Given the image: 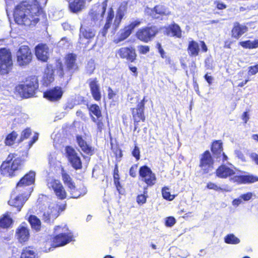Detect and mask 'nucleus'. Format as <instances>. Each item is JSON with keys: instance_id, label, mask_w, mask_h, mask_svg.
I'll return each mask as SVG.
<instances>
[{"instance_id": "7c9ffc66", "label": "nucleus", "mask_w": 258, "mask_h": 258, "mask_svg": "<svg viewBox=\"0 0 258 258\" xmlns=\"http://www.w3.org/2000/svg\"><path fill=\"white\" fill-rule=\"evenodd\" d=\"M247 31V27L244 25H240L239 23H235L232 30V36L233 37L238 39L242 34Z\"/></svg>"}, {"instance_id": "9d476101", "label": "nucleus", "mask_w": 258, "mask_h": 258, "mask_svg": "<svg viewBox=\"0 0 258 258\" xmlns=\"http://www.w3.org/2000/svg\"><path fill=\"white\" fill-rule=\"evenodd\" d=\"M66 156L68 161L75 169L82 168V162L76 151L72 147L67 146L65 148Z\"/></svg>"}, {"instance_id": "4c0bfd02", "label": "nucleus", "mask_w": 258, "mask_h": 258, "mask_svg": "<svg viewBox=\"0 0 258 258\" xmlns=\"http://www.w3.org/2000/svg\"><path fill=\"white\" fill-rule=\"evenodd\" d=\"M224 242L227 244H237L240 243V240L233 234H229L224 237Z\"/></svg>"}, {"instance_id": "3c124183", "label": "nucleus", "mask_w": 258, "mask_h": 258, "mask_svg": "<svg viewBox=\"0 0 258 258\" xmlns=\"http://www.w3.org/2000/svg\"><path fill=\"white\" fill-rule=\"evenodd\" d=\"M257 73H258V64L248 68V75L249 76L255 75Z\"/></svg>"}, {"instance_id": "7ed1b4c3", "label": "nucleus", "mask_w": 258, "mask_h": 258, "mask_svg": "<svg viewBox=\"0 0 258 258\" xmlns=\"http://www.w3.org/2000/svg\"><path fill=\"white\" fill-rule=\"evenodd\" d=\"M38 88V81L36 76L28 77L23 84H20L15 88V90L24 98H29L34 95Z\"/></svg>"}, {"instance_id": "09e8293b", "label": "nucleus", "mask_w": 258, "mask_h": 258, "mask_svg": "<svg viewBox=\"0 0 258 258\" xmlns=\"http://www.w3.org/2000/svg\"><path fill=\"white\" fill-rule=\"evenodd\" d=\"M95 68V66L94 61L92 60H89L86 67L87 73L89 75L92 74L93 73Z\"/></svg>"}, {"instance_id": "a19ab883", "label": "nucleus", "mask_w": 258, "mask_h": 258, "mask_svg": "<svg viewBox=\"0 0 258 258\" xmlns=\"http://www.w3.org/2000/svg\"><path fill=\"white\" fill-rule=\"evenodd\" d=\"M18 134L16 132L13 131L11 134H9L5 140V144L7 146H11L14 144L15 141L16 140Z\"/></svg>"}, {"instance_id": "79ce46f5", "label": "nucleus", "mask_w": 258, "mask_h": 258, "mask_svg": "<svg viewBox=\"0 0 258 258\" xmlns=\"http://www.w3.org/2000/svg\"><path fill=\"white\" fill-rule=\"evenodd\" d=\"M258 181V177L252 174L243 175V184L251 183Z\"/></svg>"}, {"instance_id": "2eb2a0df", "label": "nucleus", "mask_w": 258, "mask_h": 258, "mask_svg": "<svg viewBox=\"0 0 258 258\" xmlns=\"http://www.w3.org/2000/svg\"><path fill=\"white\" fill-rule=\"evenodd\" d=\"M35 172L33 171H30L26 174L23 178L21 179L17 183L15 193L22 190L25 186H29L33 184L35 181Z\"/></svg>"}, {"instance_id": "20e7f679", "label": "nucleus", "mask_w": 258, "mask_h": 258, "mask_svg": "<svg viewBox=\"0 0 258 258\" xmlns=\"http://www.w3.org/2000/svg\"><path fill=\"white\" fill-rule=\"evenodd\" d=\"M73 235L71 233L59 234L54 238L52 243L46 242L42 250L43 251L48 252L55 247L67 244L73 240Z\"/></svg>"}, {"instance_id": "a18cd8bd", "label": "nucleus", "mask_w": 258, "mask_h": 258, "mask_svg": "<svg viewBox=\"0 0 258 258\" xmlns=\"http://www.w3.org/2000/svg\"><path fill=\"white\" fill-rule=\"evenodd\" d=\"M162 196L164 199L169 200V201H172L174 198V196L170 194V192L169 191V188L165 187H163L162 189Z\"/></svg>"}, {"instance_id": "052dcab7", "label": "nucleus", "mask_w": 258, "mask_h": 258, "mask_svg": "<svg viewBox=\"0 0 258 258\" xmlns=\"http://www.w3.org/2000/svg\"><path fill=\"white\" fill-rule=\"evenodd\" d=\"M147 197L145 195H139L137 197V201L139 204L143 205L146 202Z\"/></svg>"}, {"instance_id": "a211bd4d", "label": "nucleus", "mask_w": 258, "mask_h": 258, "mask_svg": "<svg viewBox=\"0 0 258 258\" xmlns=\"http://www.w3.org/2000/svg\"><path fill=\"white\" fill-rule=\"evenodd\" d=\"M63 91L61 88L55 87L47 90L43 93V96L51 102L58 101L62 97Z\"/></svg>"}, {"instance_id": "13d9d810", "label": "nucleus", "mask_w": 258, "mask_h": 258, "mask_svg": "<svg viewBox=\"0 0 258 258\" xmlns=\"http://www.w3.org/2000/svg\"><path fill=\"white\" fill-rule=\"evenodd\" d=\"M132 155L136 159L138 160L140 158V151L138 147L135 146V148L132 151Z\"/></svg>"}, {"instance_id": "f3484780", "label": "nucleus", "mask_w": 258, "mask_h": 258, "mask_svg": "<svg viewBox=\"0 0 258 258\" xmlns=\"http://www.w3.org/2000/svg\"><path fill=\"white\" fill-rule=\"evenodd\" d=\"M35 53L38 59L46 62L49 58L50 51L46 44L40 43L36 46Z\"/></svg>"}, {"instance_id": "0eeeda50", "label": "nucleus", "mask_w": 258, "mask_h": 258, "mask_svg": "<svg viewBox=\"0 0 258 258\" xmlns=\"http://www.w3.org/2000/svg\"><path fill=\"white\" fill-rule=\"evenodd\" d=\"M159 32L158 27L155 26L146 27L139 29L137 32V37L140 40L148 42L152 40Z\"/></svg>"}, {"instance_id": "bf43d9fd", "label": "nucleus", "mask_w": 258, "mask_h": 258, "mask_svg": "<svg viewBox=\"0 0 258 258\" xmlns=\"http://www.w3.org/2000/svg\"><path fill=\"white\" fill-rule=\"evenodd\" d=\"M214 5L219 10H224L227 8V6L219 1H216L214 2Z\"/></svg>"}, {"instance_id": "ea45409f", "label": "nucleus", "mask_w": 258, "mask_h": 258, "mask_svg": "<svg viewBox=\"0 0 258 258\" xmlns=\"http://www.w3.org/2000/svg\"><path fill=\"white\" fill-rule=\"evenodd\" d=\"M90 113L95 115L98 119L102 116L101 111L100 107L97 104H92L89 108Z\"/></svg>"}, {"instance_id": "69168bd1", "label": "nucleus", "mask_w": 258, "mask_h": 258, "mask_svg": "<svg viewBox=\"0 0 258 258\" xmlns=\"http://www.w3.org/2000/svg\"><path fill=\"white\" fill-rule=\"evenodd\" d=\"M234 153L235 155L238 158V159H240L242 161H245V157L240 151L236 150L235 151Z\"/></svg>"}, {"instance_id": "f03ea898", "label": "nucleus", "mask_w": 258, "mask_h": 258, "mask_svg": "<svg viewBox=\"0 0 258 258\" xmlns=\"http://www.w3.org/2000/svg\"><path fill=\"white\" fill-rule=\"evenodd\" d=\"M15 154H10L6 160L1 166V174L6 176L12 177L15 175L16 171L21 170L23 167L24 161L19 157H16Z\"/></svg>"}, {"instance_id": "c03bdc74", "label": "nucleus", "mask_w": 258, "mask_h": 258, "mask_svg": "<svg viewBox=\"0 0 258 258\" xmlns=\"http://www.w3.org/2000/svg\"><path fill=\"white\" fill-rule=\"evenodd\" d=\"M12 223V219L7 216H5L0 219V227L2 228H8Z\"/></svg>"}, {"instance_id": "cd10ccee", "label": "nucleus", "mask_w": 258, "mask_h": 258, "mask_svg": "<svg viewBox=\"0 0 258 258\" xmlns=\"http://www.w3.org/2000/svg\"><path fill=\"white\" fill-rule=\"evenodd\" d=\"M16 236L21 243L27 241L30 236L28 228L23 225L19 226L16 231Z\"/></svg>"}, {"instance_id": "338daca9", "label": "nucleus", "mask_w": 258, "mask_h": 258, "mask_svg": "<svg viewBox=\"0 0 258 258\" xmlns=\"http://www.w3.org/2000/svg\"><path fill=\"white\" fill-rule=\"evenodd\" d=\"M243 201L241 199V198L239 197L238 198L235 199L233 200L232 202V204L234 207H238L239 205L242 204Z\"/></svg>"}, {"instance_id": "37998d69", "label": "nucleus", "mask_w": 258, "mask_h": 258, "mask_svg": "<svg viewBox=\"0 0 258 258\" xmlns=\"http://www.w3.org/2000/svg\"><path fill=\"white\" fill-rule=\"evenodd\" d=\"M207 187L209 189H214L216 191H230L231 190L230 188L228 187L222 188L212 182H209L207 185Z\"/></svg>"}, {"instance_id": "39448f33", "label": "nucleus", "mask_w": 258, "mask_h": 258, "mask_svg": "<svg viewBox=\"0 0 258 258\" xmlns=\"http://www.w3.org/2000/svg\"><path fill=\"white\" fill-rule=\"evenodd\" d=\"M107 7V2H104L102 5L96 9L95 8L92 9L88 16L87 19L84 21H87V23L90 26H94L99 25L100 22L102 20L103 16L105 13Z\"/></svg>"}, {"instance_id": "b1692460", "label": "nucleus", "mask_w": 258, "mask_h": 258, "mask_svg": "<svg viewBox=\"0 0 258 258\" xmlns=\"http://www.w3.org/2000/svg\"><path fill=\"white\" fill-rule=\"evenodd\" d=\"M126 8L127 3L126 2H123L122 3H121L117 11V13L113 24V27H114L115 29H116L118 28L122 18L124 15L125 12L126 10Z\"/></svg>"}, {"instance_id": "6e6d98bb", "label": "nucleus", "mask_w": 258, "mask_h": 258, "mask_svg": "<svg viewBox=\"0 0 258 258\" xmlns=\"http://www.w3.org/2000/svg\"><path fill=\"white\" fill-rule=\"evenodd\" d=\"M239 44L243 48L252 49V41L251 40L240 42Z\"/></svg>"}, {"instance_id": "a878e982", "label": "nucleus", "mask_w": 258, "mask_h": 258, "mask_svg": "<svg viewBox=\"0 0 258 258\" xmlns=\"http://www.w3.org/2000/svg\"><path fill=\"white\" fill-rule=\"evenodd\" d=\"M235 174L233 169L230 167L222 165L216 170V175L218 177L222 178H226L228 177H231Z\"/></svg>"}, {"instance_id": "680f3d73", "label": "nucleus", "mask_w": 258, "mask_h": 258, "mask_svg": "<svg viewBox=\"0 0 258 258\" xmlns=\"http://www.w3.org/2000/svg\"><path fill=\"white\" fill-rule=\"evenodd\" d=\"M138 50L141 53L146 54L149 51L150 48L148 46L140 45L138 46Z\"/></svg>"}, {"instance_id": "4468645a", "label": "nucleus", "mask_w": 258, "mask_h": 258, "mask_svg": "<svg viewBox=\"0 0 258 258\" xmlns=\"http://www.w3.org/2000/svg\"><path fill=\"white\" fill-rule=\"evenodd\" d=\"M49 188L53 190L55 195L60 200L67 198V192L60 182L57 180H50L47 183Z\"/></svg>"}, {"instance_id": "5fc2aeb1", "label": "nucleus", "mask_w": 258, "mask_h": 258, "mask_svg": "<svg viewBox=\"0 0 258 258\" xmlns=\"http://www.w3.org/2000/svg\"><path fill=\"white\" fill-rule=\"evenodd\" d=\"M176 220L173 217H169L166 219L165 225L167 227H172L175 223Z\"/></svg>"}, {"instance_id": "393cba45", "label": "nucleus", "mask_w": 258, "mask_h": 258, "mask_svg": "<svg viewBox=\"0 0 258 258\" xmlns=\"http://www.w3.org/2000/svg\"><path fill=\"white\" fill-rule=\"evenodd\" d=\"M76 140L78 145L83 152L89 155H92L93 154L94 149L91 146L87 143L86 141L81 136H77Z\"/></svg>"}, {"instance_id": "6ab92c4d", "label": "nucleus", "mask_w": 258, "mask_h": 258, "mask_svg": "<svg viewBox=\"0 0 258 258\" xmlns=\"http://www.w3.org/2000/svg\"><path fill=\"white\" fill-rule=\"evenodd\" d=\"M116 55L121 58L126 59L128 61L133 62L136 58L135 49L132 47H122L118 50Z\"/></svg>"}, {"instance_id": "aec40b11", "label": "nucleus", "mask_w": 258, "mask_h": 258, "mask_svg": "<svg viewBox=\"0 0 258 258\" xmlns=\"http://www.w3.org/2000/svg\"><path fill=\"white\" fill-rule=\"evenodd\" d=\"M88 83L93 98L96 101H100L101 98V94L97 78H90L88 80Z\"/></svg>"}, {"instance_id": "f704fd0d", "label": "nucleus", "mask_w": 258, "mask_h": 258, "mask_svg": "<svg viewBox=\"0 0 258 258\" xmlns=\"http://www.w3.org/2000/svg\"><path fill=\"white\" fill-rule=\"evenodd\" d=\"M200 51L199 44L195 41H191L189 42L188 46V53L191 56H197Z\"/></svg>"}, {"instance_id": "e2e57ef3", "label": "nucleus", "mask_w": 258, "mask_h": 258, "mask_svg": "<svg viewBox=\"0 0 258 258\" xmlns=\"http://www.w3.org/2000/svg\"><path fill=\"white\" fill-rule=\"evenodd\" d=\"M141 22L139 20H136L132 22L129 25L127 26L132 31L136 27L139 26Z\"/></svg>"}, {"instance_id": "5701e85b", "label": "nucleus", "mask_w": 258, "mask_h": 258, "mask_svg": "<svg viewBox=\"0 0 258 258\" xmlns=\"http://www.w3.org/2000/svg\"><path fill=\"white\" fill-rule=\"evenodd\" d=\"M222 144L219 141L214 142L212 146V151L213 156L216 158L217 160L220 161L221 158L222 159L223 162L226 161L228 159L227 156L222 152Z\"/></svg>"}, {"instance_id": "9b49d317", "label": "nucleus", "mask_w": 258, "mask_h": 258, "mask_svg": "<svg viewBox=\"0 0 258 258\" xmlns=\"http://www.w3.org/2000/svg\"><path fill=\"white\" fill-rule=\"evenodd\" d=\"M145 13L154 19H159L164 16H166L170 14L168 9L161 5H157L153 9L147 7L145 9Z\"/></svg>"}, {"instance_id": "58836bf2", "label": "nucleus", "mask_w": 258, "mask_h": 258, "mask_svg": "<svg viewBox=\"0 0 258 258\" xmlns=\"http://www.w3.org/2000/svg\"><path fill=\"white\" fill-rule=\"evenodd\" d=\"M114 17V11L112 8H109L107 12L106 23L103 27L104 29H108L110 28L112 19Z\"/></svg>"}, {"instance_id": "864d4df0", "label": "nucleus", "mask_w": 258, "mask_h": 258, "mask_svg": "<svg viewBox=\"0 0 258 258\" xmlns=\"http://www.w3.org/2000/svg\"><path fill=\"white\" fill-rule=\"evenodd\" d=\"M56 67L58 70L57 73L58 74V75L61 77H63L64 73L63 71L62 63L61 62H60L59 60H58L56 62Z\"/></svg>"}, {"instance_id": "f8f14e48", "label": "nucleus", "mask_w": 258, "mask_h": 258, "mask_svg": "<svg viewBox=\"0 0 258 258\" xmlns=\"http://www.w3.org/2000/svg\"><path fill=\"white\" fill-rule=\"evenodd\" d=\"M139 175L142 177V180L144 181L148 186H152L156 182L155 174L147 166H143L140 167Z\"/></svg>"}, {"instance_id": "6e6552de", "label": "nucleus", "mask_w": 258, "mask_h": 258, "mask_svg": "<svg viewBox=\"0 0 258 258\" xmlns=\"http://www.w3.org/2000/svg\"><path fill=\"white\" fill-rule=\"evenodd\" d=\"M13 64L11 52L6 48L0 49V72L2 74L7 73Z\"/></svg>"}, {"instance_id": "49530a36", "label": "nucleus", "mask_w": 258, "mask_h": 258, "mask_svg": "<svg viewBox=\"0 0 258 258\" xmlns=\"http://www.w3.org/2000/svg\"><path fill=\"white\" fill-rule=\"evenodd\" d=\"M62 180L64 183V184L68 186H71V184H74V182L73 181L72 179L70 176L69 174L67 173H64L62 174Z\"/></svg>"}, {"instance_id": "8fccbe9b", "label": "nucleus", "mask_w": 258, "mask_h": 258, "mask_svg": "<svg viewBox=\"0 0 258 258\" xmlns=\"http://www.w3.org/2000/svg\"><path fill=\"white\" fill-rule=\"evenodd\" d=\"M230 181L233 183L243 184V175L231 176L230 178Z\"/></svg>"}, {"instance_id": "774afa93", "label": "nucleus", "mask_w": 258, "mask_h": 258, "mask_svg": "<svg viewBox=\"0 0 258 258\" xmlns=\"http://www.w3.org/2000/svg\"><path fill=\"white\" fill-rule=\"evenodd\" d=\"M157 48L158 50V51L160 53V55H161V56L162 57V58H164V57H166V56L165 55V51L164 50H163V49L162 48V46H161V44L159 43H158L157 44Z\"/></svg>"}, {"instance_id": "c85d7f7f", "label": "nucleus", "mask_w": 258, "mask_h": 258, "mask_svg": "<svg viewBox=\"0 0 258 258\" xmlns=\"http://www.w3.org/2000/svg\"><path fill=\"white\" fill-rule=\"evenodd\" d=\"M77 55L73 53H70L66 57V63L67 68L71 73L77 70L78 66L76 63Z\"/></svg>"}, {"instance_id": "c9c22d12", "label": "nucleus", "mask_w": 258, "mask_h": 258, "mask_svg": "<svg viewBox=\"0 0 258 258\" xmlns=\"http://www.w3.org/2000/svg\"><path fill=\"white\" fill-rule=\"evenodd\" d=\"M20 258H37L35 251L30 247L23 248Z\"/></svg>"}, {"instance_id": "e433bc0d", "label": "nucleus", "mask_w": 258, "mask_h": 258, "mask_svg": "<svg viewBox=\"0 0 258 258\" xmlns=\"http://www.w3.org/2000/svg\"><path fill=\"white\" fill-rule=\"evenodd\" d=\"M28 221L33 228L36 230L40 229L41 222L39 219H38L36 216L31 215L29 217Z\"/></svg>"}, {"instance_id": "2f4dec72", "label": "nucleus", "mask_w": 258, "mask_h": 258, "mask_svg": "<svg viewBox=\"0 0 258 258\" xmlns=\"http://www.w3.org/2000/svg\"><path fill=\"white\" fill-rule=\"evenodd\" d=\"M68 190L71 195V198L77 199L82 196H84L86 194V189L83 188L82 190L76 188L75 183L71 184V186L68 187Z\"/></svg>"}, {"instance_id": "0e129e2a", "label": "nucleus", "mask_w": 258, "mask_h": 258, "mask_svg": "<svg viewBox=\"0 0 258 258\" xmlns=\"http://www.w3.org/2000/svg\"><path fill=\"white\" fill-rule=\"evenodd\" d=\"M138 168V165L137 164H135L131 167L130 170V175L133 177H135L136 176V172Z\"/></svg>"}, {"instance_id": "1a4fd4ad", "label": "nucleus", "mask_w": 258, "mask_h": 258, "mask_svg": "<svg viewBox=\"0 0 258 258\" xmlns=\"http://www.w3.org/2000/svg\"><path fill=\"white\" fill-rule=\"evenodd\" d=\"M16 55L17 62L21 66H26L32 60V54L27 46H20L17 52Z\"/></svg>"}, {"instance_id": "412c9836", "label": "nucleus", "mask_w": 258, "mask_h": 258, "mask_svg": "<svg viewBox=\"0 0 258 258\" xmlns=\"http://www.w3.org/2000/svg\"><path fill=\"white\" fill-rule=\"evenodd\" d=\"M26 192L25 197L23 196L25 194H23L15 196L14 198H13L14 194H13L11 196V199L9 201V204L11 206L15 207L17 208L18 211H20L25 201L27 200L28 198V196L30 195L29 192Z\"/></svg>"}, {"instance_id": "473e14b6", "label": "nucleus", "mask_w": 258, "mask_h": 258, "mask_svg": "<svg viewBox=\"0 0 258 258\" xmlns=\"http://www.w3.org/2000/svg\"><path fill=\"white\" fill-rule=\"evenodd\" d=\"M85 3V0H74L70 4V9L72 12L77 13L84 8Z\"/></svg>"}, {"instance_id": "de8ad7c7", "label": "nucleus", "mask_w": 258, "mask_h": 258, "mask_svg": "<svg viewBox=\"0 0 258 258\" xmlns=\"http://www.w3.org/2000/svg\"><path fill=\"white\" fill-rule=\"evenodd\" d=\"M31 134V131L30 128H28L25 129L22 132L21 137L19 140V143L22 142L25 139L28 138Z\"/></svg>"}, {"instance_id": "603ef678", "label": "nucleus", "mask_w": 258, "mask_h": 258, "mask_svg": "<svg viewBox=\"0 0 258 258\" xmlns=\"http://www.w3.org/2000/svg\"><path fill=\"white\" fill-rule=\"evenodd\" d=\"M75 106V103L73 101H69L67 102L63 106V109L66 111L64 113L66 114L70 110L72 109Z\"/></svg>"}, {"instance_id": "dca6fc26", "label": "nucleus", "mask_w": 258, "mask_h": 258, "mask_svg": "<svg viewBox=\"0 0 258 258\" xmlns=\"http://www.w3.org/2000/svg\"><path fill=\"white\" fill-rule=\"evenodd\" d=\"M145 97L138 102L136 108H133L132 114L135 122H139L141 120L144 121L145 116L144 115V108L145 103Z\"/></svg>"}, {"instance_id": "bb28decb", "label": "nucleus", "mask_w": 258, "mask_h": 258, "mask_svg": "<svg viewBox=\"0 0 258 258\" xmlns=\"http://www.w3.org/2000/svg\"><path fill=\"white\" fill-rule=\"evenodd\" d=\"M165 33L168 36L175 37L178 38L182 36L181 30L180 27L175 23L169 25L166 28Z\"/></svg>"}, {"instance_id": "4d7b16f0", "label": "nucleus", "mask_w": 258, "mask_h": 258, "mask_svg": "<svg viewBox=\"0 0 258 258\" xmlns=\"http://www.w3.org/2000/svg\"><path fill=\"white\" fill-rule=\"evenodd\" d=\"M253 196V194L251 192H248L246 194L241 195L239 197L243 201H248L250 200Z\"/></svg>"}, {"instance_id": "423d86ee", "label": "nucleus", "mask_w": 258, "mask_h": 258, "mask_svg": "<svg viewBox=\"0 0 258 258\" xmlns=\"http://www.w3.org/2000/svg\"><path fill=\"white\" fill-rule=\"evenodd\" d=\"M66 205H64L63 208H60L55 204H50L47 208L43 213L42 219L46 223H51L59 216V210L63 211L65 209Z\"/></svg>"}, {"instance_id": "4be33fe9", "label": "nucleus", "mask_w": 258, "mask_h": 258, "mask_svg": "<svg viewBox=\"0 0 258 258\" xmlns=\"http://www.w3.org/2000/svg\"><path fill=\"white\" fill-rule=\"evenodd\" d=\"M88 25H89L87 21H84L83 23L81 24V26L80 29V39L84 38L87 39H91L93 38L96 34L95 30L90 27H89Z\"/></svg>"}, {"instance_id": "72a5a7b5", "label": "nucleus", "mask_w": 258, "mask_h": 258, "mask_svg": "<svg viewBox=\"0 0 258 258\" xmlns=\"http://www.w3.org/2000/svg\"><path fill=\"white\" fill-rule=\"evenodd\" d=\"M132 32L127 26L125 27L123 29L120 30L118 38L115 39L114 42L118 43L125 40L131 35Z\"/></svg>"}, {"instance_id": "c756f323", "label": "nucleus", "mask_w": 258, "mask_h": 258, "mask_svg": "<svg viewBox=\"0 0 258 258\" xmlns=\"http://www.w3.org/2000/svg\"><path fill=\"white\" fill-rule=\"evenodd\" d=\"M53 73L52 67L51 65L47 66L44 71L43 77L42 82L43 85L47 86L53 82L54 80Z\"/></svg>"}, {"instance_id": "ddd939ff", "label": "nucleus", "mask_w": 258, "mask_h": 258, "mask_svg": "<svg viewBox=\"0 0 258 258\" xmlns=\"http://www.w3.org/2000/svg\"><path fill=\"white\" fill-rule=\"evenodd\" d=\"M213 161L209 151H205L200 159V167L203 174L208 173L213 168Z\"/></svg>"}, {"instance_id": "f257e3e1", "label": "nucleus", "mask_w": 258, "mask_h": 258, "mask_svg": "<svg viewBox=\"0 0 258 258\" xmlns=\"http://www.w3.org/2000/svg\"><path fill=\"white\" fill-rule=\"evenodd\" d=\"M42 12L38 2L30 5L23 2L16 6L14 12L15 22L18 25L25 26H34L39 21V15Z\"/></svg>"}]
</instances>
